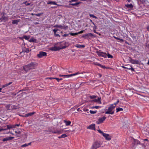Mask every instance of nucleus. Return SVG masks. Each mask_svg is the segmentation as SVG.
<instances>
[{
  "label": "nucleus",
  "mask_w": 149,
  "mask_h": 149,
  "mask_svg": "<svg viewBox=\"0 0 149 149\" xmlns=\"http://www.w3.org/2000/svg\"><path fill=\"white\" fill-rule=\"evenodd\" d=\"M37 65L36 63L31 62L27 65L24 66L23 69L25 71L27 72L31 69L34 68Z\"/></svg>",
  "instance_id": "f257e3e1"
},
{
  "label": "nucleus",
  "mask_w": 149,
  "mask_h": 149,
  "mask_svg": "<svg viewBox=\"0 0 149 149\" xmlns=\"http://www.w3.org/2000/svg\"><path fill=\"white\" fill-rule=\"evenodd\" d=\"M115 108V106H113V105L111 104L107 110L105 112V113L107 114H113L114 111L113 110Z\"/></svg>",
  "instance_id": "f03ea898"
},
{
  "label": "nucleus",
  "mask_w": 149,
  "mask_h": 149,
  "mask_svg": "<svg viewBox=\"0 0 149 149\" xmlns=\"http://www.w3.org/2000/svg\"><path fill=\"white\" fill-rule=\"evenodd\" d=\"M101 146L100 143L97 141L94 142L90 149H96L100 147Z\"/></svg>",
  "instance_id": "7ed1b4c3"
},
{
  "label": "nucleus",
  "mask_w": 149,
  "mask_h": 149,
  "mask_svg": "<svg viewBox=\"0 0 149 149\" xmlns=\"http://www.w3.org/2000/svg\"><path fill=\"white\" fill-rule=\"evenodd\" d=\"M66 47H57L56 46H54V47H52L50 48L49 49L52 51H57L61 49H63L65 48Z\"/></svg>",
  "instance_id": "20e7f679"
},
{
  "label": "nucleus",
  "mask_w": 149,
  "mask_h": 149,
  "mask_svg": "<svg viewBox=\"0 0 149 149\" xmlns=\"http://www.w3.org/2000/svg\"><path fill=\"white\" fill-rule=\"evenodd\" d=\"M47 54L46 52L42 51L40 52L39 54L37 55L38 58H40L43 56H47Z\"/></svg>",
  "instance_id": "39448f33"
},
{
  "label": "nucleus",
  "mask_w": 149,
  "mask_h": 149,
  "mask_svg": "<svg viewBox=\"0 0 149 149\" xmlns=\"http://www.w3.org/2000/svg\"><path fill=\"white\" fill-rule=\"evenodd\" d=\"M129 61L132 63L133 64H139L140 63V62L139 61L134 60L130 57Z\"/></svg>",
  "instance_id": "423d86ee"
},
{
  "label": "nucleus",
  "mask_w": 149,
  "mask_h": 149,
  "mask_svg": "<svg viewBox=\"0 0 149 149\" xmlns=\"http://www.w3.org/2000/svg\"><path fill=\"white\" fill-rule=\"evenodd\" d=\"M54 27H55L59 28L61 29H66L68 28V26H65L64 25H63V26L61 25L58 24L55 25L54 26Z\"/></svg>",
  "instance_id": "0eeeda50"
},
{
  "label": "nucleus",
  "mask_w": 149,
  "mask_h": 149,
  "mask_svg": "<svg viewBox=\"0 0 149 149\" xmlns=\"http://www.w3.org/2000/svg\"><path fill=\"white\" fill-rule=\"evenodd\" d=\"M103 136H104L106 139L107 141H110L111 139V137L109 134L104 133Z\"/></svg>",
  "instance_id": "6e6552de"
},
{
  "label": "nucleus",
  "mask_w": 149,
  "mask_h": 149,
  "mask_svg": "<svg viewBox=\"0 0 149 149\" xmlns=\"http://www.w3.org/2000/svg\"><path fill=\"white\" fill-rule=\"evenodd\" d=\"M106 117L105 116L100 118L98 120L97 123L98 124H100L102 123L106 119Z\"/></svg>",
  "instance_id": "1a4fd4ad"
},
{
  "label": "nucleus",
  "mask_w": 149,
  "mask_h": 149,
  "mask_svg": "<svg viewBox=\"0 0 149 149\" xmlns=\"http://www.w3.org/2000/svg\"><path fill=\"white\" fill-rule=\"evenodd\" d=\"M98 55L99 56L103 57L104 58H106L107 56V54L106 53L103 52H97Z\"/></svg>",
  "instance_id": "9d476101"
},
{
  "label": "nucleus",
  "mask_w": 149,
  "mask_h": 149,
  "mask_svg": "<svg viewBox=\"0 0 149 149\" xmlns=\"http://www.w3.org/2000/svg\"><path fill=\"white\" fill-rule=\"evenodd\" d=\"M101 98L100 97H98V98L97 99H95L92 100L91 101V102H97L98 103L100 104H101L102 103L101 102Z\"/></svg>",
  "instance_id": "9b49d317"
},
{
  "label": "nucleus",
  "mask_w": 149,
  "mask_h": 149,
  "mask_svg": "<svg viewBox=\"0 0 149 149\" xmlns=\"http://www.w3.org/2000/svg\"><path fill=\"white\" fill-rule=\"evenodd\" d=\"M87 128L88 129L95 130V124H91Z\"/></svg>",
  "instance_id": "f8f14e48"
},
{
  "label": "nucleus",
  "mask_w": 149,
  "mask_h": 149,
  "mask_svg": "<svg viewBox=\"0 0 149 149\" xmlns=\"http://www.w3.org/2000/svg\"><path fill=\"white\" fill-rule=\"evenodd\" d=\"M80 73H79V72H76V73L72 74H68V75H64L65 76H64V77H70L73 76H74L75 75H76L77 74H80Z\"/></svg>",
  "instance_id": "ddd939ff"
},
{
  "label": "nucleus",
  "mask_w": 149,
  "mask_h": 149,
  "mask_svg": "<svg viewBox=\"0 0 149 149\" xmlns=\"http://www.w3.org/2000/svg\"><path fill=\"white\" fill-rule=\"evenodd\" d=\"M52 132L54 134H60L63 133V130H55L54 131H52Z\"/></svg>",
  "instance_id": "4468645a"
},
{
  "label": "nucleus",
  "mask_w": 149,
  "mask_h": 149,
  "mask_svg": "<svg viewBox=\"0 0 149 149\" xmlns=\"http://www.w3.org/2000/svg\"><path fill=\"white\" fill-rule=\"evenodd\" d=\"M8 18V17H6L4 15V14H3V15L1 17L0 19L1 20V21H4V22H5L6 19Z\"/></svg>",
  "instance_id": "2eb2a0df"
},
{
  "label": "nucleus",
  "mask_w": 149,
  "mask_h": 149,
  "mask_svg": "<svg viewBox=\"0 0 149 149\" xmlns=\"http://www.w3.org/2000/svg\"><path fill=\"white\" fill-rule=\"evenodd\" d=\"M14 138L13 137L10 136L9 137H7L6 138H4L3 139V141L4 142L5 141H9L12 140Z\"/></svg>",
  "instance_id": "dca6fc26"
},
{
  "label": "nucleus",
  "mask_w": 149,
  "mask_h": 149,
  "mask_svg": "<svg viewBox=\"0 0 149 149\" xmlns=\"http://www.w3.org/2000/svg\"><path fill=\"white\" fill-rule=\"evenodd\" d=\"M93 36V34L91 33H89L88 34H85L84 35H83L82 36V37L85 39L86 38V37H89V36Z\"/></svg>",
  "instance_id": "f3484780"
},
{
  "label": "nucleus",
  "mask_w": 149,
  "mask_h": 149,
  "mask_svg": "<svg viewBox=\"0 0 149 149\" xmlns=\"http://www.w3.org/2000/svg\"><path fill=\"white\" fill-rule=\"evenodd\" d=\"M35 113V112H33L31 113H29L26 114L24 116H22L23 117H28L30 116H31L32 115L34 114Z\"/></svg>",
  "instance_id": "a211bd4d"
},
{
  "label": "nucleus",
  "mask_w": 149,
  "mask_h": 149,
  "mask_svg": "<svg viewBox=\"0 0 149 149\" xmlns=\"http://www.w3.org/2000/svg\"><path fill=\"white\" fill-rule=\"evenodd\" d=\"M126 67V69L130 70L132 71H135L134 68H132L131 66L127 65Z\"/></svg>",
  "instance_id": "6ab92c4d"
},
{
  "label": "nucleus",
  "mask_w": 149,
  "mask_h": 149,
  "mask_svg": "<svg viewBox=\"0 0 149 149\" xmlns=\"http://www.w3.org/2000/svg\"><path fill=\"white\" fill-rule=\"evenodd\" d=\"M59 30L58 29H54L53 30V31L54 32V35L55 36L57 37H60V36L58 34L56 33V32L58 31Z\"/></svg>",
  "instance_id": "aec40b11"
},
{
  "label": "nucleus",
  "mask_w": 149,
  "mask_h": 149,
  "mask_svg": "<svg viewBox=\"0 0 149 149\" xmlns=\"http://www.w3.org/2000/svg\"><path fill=\"white\" fill-rule=\"evenodd\" d=\"M64 122L65 123L66 126H68L70 125L71 122L70 121H68L66 120H64Z\"/></svg>",
  "instance_id": "412c9836"
},
{
  "label": "nucleus",
  "mask_w": 149,
  "mask_h": 149,
  "mask_svg": "<svg viewBox=\"0 0 149 149\" xmlns=\"http://www.w3.org/2000/svg\"><path fill=\"white\" fill-rule=\"evenodd\" d=\"M125 6L127 8H133V6L132 5V4H127L125 5Z\"/></svg>",
  "instance_id": "4be33fe9"
},
{
  "label": "nucleus",
  "mask_w": 149,
  "mask_h": 149,
  "mask_svg": "<svg viewBox=\"0 0 149 149\" xmlns=\"http://www.w3.org/2000/svg\"><path fill=\"white\" fill-rule=\"evenodd\" d=\"M47 4H52L53 5H56L58 6V5L56 3L55 1H49L47 3Z\"/></svg>",
  "instance_id": "5701e85b"
},
{
  "label": "nucleus",
  "mask_w": 149,
  "mask_h": 149,
  "mask_svg": "<svg viewBox=\"0 0 149 149\" xmlns=\"http://www.w3.org/2000/svg\"><path fill=\"white\" fill-rule=\"evenodd\" d=\"M75 46L78 48H82L85 47V45H80L79 44L76 45H75Z\"/></svg>",
  "instance_id": "b1692460"
},
{
  "label": "nucleus",
  "mask_w": 149,
  "mask_h": 149,
  "mask_svg": "<svg viewBox=\"0 0 149 149\" xmlns=\"http://www.w3.org/2000/svg\"><path fill=\"white\" fill-rule=\"evenodd\" d=\"M19 22V20H14L12 22V24H16L17 25L18 24V22Z\"/></svg>",
  "instance_id": "393cba45"
},
{
  "label": "nucleus",
  "mask_w": 149,
  "mask_h": 149,
  "mask_svg": "<svg viewBox=\"0 0 149 149\" xmlns=\"http://www.w3.org/2000/svg\"><path fill=\"white\" fill-rule=\"evenodd\" d=\"M67 136H68L66 134H62L60 136H59L58 137V138L59 139H61V138H64L65 137H67Z\"/></svg>",
  "instance_id": "a878e982"
},
{
  "label": "nucleus",
  "mask_w": 149,
  "mask_h": 149,
  "mask_svg": "<svg viewBox=\"0 0 149 149\" xmlns=\"http://www.w3.org/2000/svg\"><path fill=\"white\" fill-rule=\"evenodd\" d=\"M12 82H10L6 84H5L4 85L2 86V88H4L5 87H6L7 86H8V85H9L11 84H12Z\"/></svg>",
  "instance_id": "bb28decb"
},
{
  "label": "nucleus",
  "mask_w": 149,
  "mask_h": 149,
  "mask_svg": "<svg viewBox=\"0 0 149 149\" xmlns=\"http://www.w3.org/2000/svg\"><path fill=\"white\" fill-rule=\"evenodd\" d=\"M81 2H77L76 3H70L69 4V5H72L73 6H77V5H79L80 3H81Z\"/></svg>",
  "instance_id": "cd10ccee"
},
{
  "label": "nucleus",
  "mask_w": 149,
  "mask_h": 149,
  "mask_svg": "<svg viewBox=\"0 0 149 149\" xmlns=\"http://www.w3.org/2000/svg\"><path fill=\"white\" fill-rule=\"evenodd\" d=\"M64 45L63 46H62L61 45V47H65V48H66V47H67L69 46V43L68 42H65L64 43Z\"/></svg>",
  "instance_id": "c85d7f7f"
},
{
  "label": "nucleus",
  "mask_w": 149,
  "mask_h": 149,
  "mask_svg": "<svg viewBox=\"0 0 149 149\" xmlns=\"http://www.w3.org/2000/svg\"><path fill=\"white\" fill-rule=\"evenodd\" d=\"M31 142L28 143V144H27L26 143H25L24 145H22V146H21V147H26L28 146H29V145H31Z\"/></svg>",
  "instance_id": "c756f323"
},
{
  "label": "nucleus",
  "mask_w": 149,
  "mask_h": 149,
  "mask_svg": "<svg viewBox=\"0 0 149 149\" xmlns=\"http://www.w3.org/2000/svg\"><path fill=\"white\" fill-rule=\"evenodd\" d=\"M140 142L137 140H135L134 141V143L135 145H138L140 144Z\"/></svg>",
  "instance_id": "7c9ffc66"
},
{
  "label": "nucleus",
  "mask_w": 149,
  "mask_h": 149,
  "mask_svg": "<svg viewBox=\"0 0 149 149\" xmlns=\"http://www.w3.org/2000/svg\"><path fill=\"white\" fill-rule=\"evenodd\" d=\"M123 108H121L118 107V108H117L116 109V112H118L120 111H123Z\"/></svg>",
  "instance_id": "2f4dec72"
},
{
  "label": "nucleus",
  "mask_w": 149,
  "mask_h": 149,
  "mask_svg": "<svg viewBox=\"0 0 149 149\" xmlns=\"http://www.w3.org/2000/svg\"><path fill=\"white\" fill-rule=\"evenodd\" d=\"M23 38H24L26 40H28L30 38V37L29 36H24Z\"/></svg>",
  "instance_id": "473e14b6"
},
{
  "label": "nucleus",
  "mask_w": 149,
  "mask_h": 149,
  "mask_svg": "<svg viewBox=\"0 0 149 149\" xmlns=\"http://www.w3.org/2000/svg\"><path fill=\"white\" fill-rule=\"evenodd\" d=\"M29 48H26L25 50H22V52H26L28 53H29Z\"/></svg>",
  "instance_id": "72a5a7b5"
},
{
  "label": "nucleus",
  "mask_w": 149,
  "mask_h": 149,
  "mask_svg": "<svg viewBox=\"0 0 149 149\" xmlns=\"http://www.w3.org/2000/svg\"><path fill=\"white\" fill-rule=\"evenodd\" d=\"M89 97L91 99H95L97 97V96L94 95L90 96Z\"/></svg>",
  "instance_id": "f704fd0d"
},
{
  "label": "nucleus",
  "mask_w": 149,
  "mask_h": 149,
  "mask_svg": "<svg viewBox=\"0 0 149 149\" xmlns=\"http://www.w3.org/2000/svg\"><path fill=\"white\" fill-rule=\"evenodd\" d=\"M68 34H70L72 36H74L76 35H77L78 33H70Z\"/></svg>",
  "instance_id": "c9c22d12"
},
{
  "label": "nucleus",
  "mask_w": 149,
  "mask_h": 149,
  "mask_svg": "<svg viewBox=\"0 0 149 149\" xmlns=\"http://www.w3.org/2000/svg\"><path fill=\"white\" fill-rule=\"evenodd\" d=\"M101 107V106H95L92 107V109L95 108V109H99V108H100Z\"/></svg>",
  "instance_id": "e433bc0d"
},
{
  "label": "nucleus",
  "mask_w": 149,
  "mask_h": 149,
  "mask_svg": "<svg viewBox=\"0 0 149 149\" xmlns=\"http://www.w3.org/2000/svg\"><path fill=\"white\" fill-rule=\"evenodd\" d=\"M11 107L12 109H16L17 108V107L15 105H13Z\"/></svg>",
  "instance_id": "4c0bfd02"
},
{
  "label": "nucleus",
  "mask_w": 149,
  "mask_h": 149,
  "mask_svg": "<svg viewBox=\"0 0 149 149\" xmlns=\"http://www.w3.org/2000/svg\"><path fill=\"white\" fill-rule=\"evenodd\" d=\"M89 16L90 17H93V18H95V19L97 18V17L94 15H93L90 14H89Z\"/></svg>",
  "instance_id": "58836bf2"
},
{
  "label": "nucleus",
  "mask_w": 149,
  "mask_h": 149,
  "mask_svg": "<svg viewBox=\"0 0 149 149\" xmlns=\"http://www.w3.org/2000/svg\"><path fill=\"white\" fill-rule=\"evenodd\" d=\"M10 128H11V125H7V128L6 129H6V130L8 129H10Z\"/></svg>",
  "instance_id": "ea45409f"
},
{
  "label": "nucleus",
  "mask_w": 149,
  "mask_h": 149,
  "mask_svg": "<svg viewBox=\"0 0 149 149\" xmlns=\"http://www.w3.org/2000/svg\"><path fill=\"white\" fill-rule=\"evenodd\" d=\"M97 111H93L92 110H90L89 112L91 114H95L96 113Z\"/></svg>",
  "instance_id": "a19ab883"
},
{
  "label": "nucleus",
  "mask_w": 149,
  "mask_h": 149,
  "mask_svg": "<svg viewBox=\"0 0 149 149\" xmlns=\"http://www.w3.org/2000/svg\"><path fill=\"white\" fill-rule=\"evenodd\" d=\"M119 102V100H118L116 102L114 103L113 105V106H115V107H116V105L117 104H118Z\"/></svg>",
  "instance_id": "79ce46f5"
},
{
  "label": "nucleus",
  "mask_w": 149,
  "mask_h": 149,
  "mask_svg": "<svg viewBox=\"0 0 149 149\" xmlns=\"http://www.w3.org/2000/svg\"><path fill=\"white\" fill-rule=\"evenodd\" d=\"M98 131L101 134H102V135L104 134V133L102 131H101L100 130H98Z\"/></svg>",
  "instance_id": "37998d69"
},
{
  "label": "nucleus",
  "mask_w": 149,
  "mask_h": 149,
  "mask_svg": "<svg viewBox=\"0 0 149 149\" xmlns=\"http://www.w3.org/2000/svg\"><path fill=\"white\" fill-rule=\"evenodd\" d=\"M35 39L33 38H32L31 39L29 40V41L30 42H34Z\"/></svg>",
  "instance_id": "c03bdc74"
},
{
  "label": "nucleus",
  "mask_w": 149,
  "mask_h": 149,
  "mask_svg": "<svg viewBox=\"0 0 149 149\" xmlns=\"http://www.w3.org/2000/svg\"><path fill=\"white\" fill-rule=\"evenodd\" d=\"M27 3V1H25V2H24L23 3L26 6H29L30 4V3Z\"/></svg>",
  "instance_id": "a18cd8bd"
},
{
  "label": "nucleus",
  "mask_w": 149,
  "mask_h": 149,
  "mask_svg": "<svg viewBox=\"0 0 149 149\" xmlns=\"http://www.w3.org/2000/svg\"><path fill=\"white\" fill-rule=\"evenodd\" d=\"M108 58H112L113 57V56L109 54H108V55H107Z\"/></svg>",
  "instance_id": "49530a36"
},
{
  "label": "nucleus",
  "mask_w": 149,
  "mask_h": 149,
  "mask_svg": "<svg viewBox=\"0 0 149 149\" xmlns=\"http://www.w3.org/2000/svg\"><path fill=\"white\" fill-rule=\"evenodd\" d=\"M55 79H56L58 82L60 80H62V78L59 79V78H56V77H55Z\"/></svg>",
  "instance_id": "de8ad7c7"
},
{
  "label": "nucleus",
  "mask_w": 149,
  "mask_h": 149,
  "mask_svg": "<svg viewBox=\"0 0 149 149\" xmlns=\"http://www.w3.org/2000/svg\"><path fill=\"white\" fill-rule=\"evenodd\" d=\"M93 64L95 65H97L99 66L100 65V64L99 63L97 62H94L93 63Z\"/></svg>",
  "instance_id": "09e8293b"
},
{
  "label": "nucleus",
  "mask_w": 149,
  "mask_h": 149,
  "mask_svg": "<svg viewBox=\"0 0 149 149\" xmlns=\"http://www.w3.org/2000/svg\"><path fill=\"white\" fill-rule=\"evenodd\" d=\"M99 66L101 67V68H106L105 66L103 65H101V64H100V65Z\"/></svg>",
  "instance_id": "8fccbe9b"
},
{
  "label": "nucleus",
  "mask_w": 149,
  "mask_h": 149,
  "mask_svg": "<svg viewBox=\"0 0 149 149\" xmlns=\"http://www.w3.org/2000/svg\"><path fill=\"white\" fill-rule=\"evenodd\" d=\"M42 14V13H39L37 14H35V15L37 16H40Z\"/></svg>",
  "instance_id": "3c124183"
},
{
  "label": "nucleus",
  "mask_w": 149,
  "mask_h": 149,
  "mask_svg": "<svg viewBox=\"0 0 149 149\" xmlns=\"http://www.w3.org/2000/svg\"><path fill=\"white\" fill-rule=\"evenodd\" d=\"M143 141H144V142H146V141L149 142V141L148 140V139H144Z\"/></svg>",
  "instance_id": "603ef678"
},
{
  "label": "nucleus",
  "mask_w": 149,
  "mask_h": 149,
  "mask_svg": "<svg viewBox=\"0 0 149 149\" xmlns=\"http://www.w3.org/2000/svg\"><path fill=\"white\" fill-rule=\"evenodd\" d=\"M84 31V30L78 32V33H77L78 34H79L82 33H83Z\"/></svg>",
  "instance_id": "864d4df0"
},
{
  "label": "nucleus",
  "mask_w": 149,
  "mask_h": 149,
  "mask_svg": "<svg viewBox=\"0 0 149 149\" xmlns=\"http://www.w3.org/2000/svg\"><path fill=\"white\" fill-rule=\"evenodd\" d=\"M55 77H48L47 78V79H55Z\"/></svg>",
  "instance_id": "5fc2aeb1"
},
{
  "label": "nucleus",
  "mask_w": 149,
  "mask_h": 149,
  "mask_svg": "<svg viewBox=\"0 0 149 149\" xmlns=\"http://www.w3.org/2000/svg\"><path fill=\"white\" fill-rule=\"evenodd\" d=\"M84 111H87V113H88V109H84Z\"/></svg>",
  "instance_id": "6e6d98bb"
},
{
  "label": "nucleus",
  "mask_w": 149,
  "mask_h": 149,
  "mask_svg": "<svg viewBox=\"0 0 149 149\" xmlns=\"http://www.w3.org/2000/svg\"><path fill=\"white\" fill-rule=\"evenodd\" d=\"M145 144V145L147 146L148 144H149V142H148L147 141L146 142H144Z\"/></svg>",
  "instance_id": "4d7b16f0"
},
{
  "label": "nucleus",
  "mask_w": 149,
  "mask_h": 149,
  "mask_svg": "<svg viewBox=\"0 0 149 149\" xmlns=\"http://www.w3.org/2000/svg\"><path fill=\"white\" fill-rule=\"evenodd\" d=\"M68 34H64L62 36L63 37H66L68 36Z\"/></svg>",
  "instance_id": "13d9d810"
},
{
  "label": "nucleus",
  "mask_w": 149,
  "mask_h": 149,
  "mask_svg": "<svg viewBox=\"0 0 149 149\" xmlns=\"http://www.w3.org/2000/svg\"><path fill=\"white\" fill-rule=\"evenodd\" d=\"M6 130V129H4L0 128V132H1V131H3V130Z\"/></svg>",
  "instance_id": "bf43d9fd"
},
{
  "label": "nucleus",
  "mask_w": 149,
  "mask_h": 149,
  "mask_svg": "<svg viewBox=\"0 0 149 149\" xmlns=\"http://www.w3.org/2000/svg\"><path fill=\"white\" fill-rule=\"evenodd\" d=\"M69 2L70 3H71L72 2H73V0H69Z\"/></svg>",
  "instance_id": "052dcab7"
},
{
  "label": "nucleus",
  "mask_w": 149,
  "mask_h": 149,
  "mask_svg": "<svg viewBox=\"0 0 149 149\" xmlns=\"http://www.w3.org/2000/svg\"><path fill=\"white\" fill-rule=\"evenodd\" d=\"M11 128H15V125H11Z\"/></svg>",
  "instance_id": "680f3d73"
},
{
  "label": "nucleus",
  "mask_w": 149,
  "mask_h": 149,
  "mask_svg": "<svg viewBox=\"0 0 149 149\" xmlns=\"http://www.w3.org/2000/svg\"><path fill=\"white\" fill-rule=\"evenodd\" d=\"M119 40H120L121 41H123L124 40L122 39H121L119 38Z\"/></svg>",
  "instance_id": "e2e57ef3"
},
{
  "label": "nucleus",
  "mask_w": 149,
  "mask_h": 149,
  "mask_svg": "<svg viewBox=\"0 0 149 149\" xmlns=\"http://www.w3.org/2000/svg\"><path fill=\"white\" fill-rule=\"evenodd\" d=\"M147 30L148 31H149V26H147Z\"/></svg>",
  "instance_id": "0e129e2a"
},
{
  "label": "nucleus",
  "mask_w": 149,
  "mask_h": 149,
  "mask_svg": "<svg viewBox=\"0 0 149 149\" xmlns=\"http://www.w3.org/2000/svg\"><path fill=\"white\" fill-rule=\"evenodd\" d=\"M20 125V124H16V125H15V126H19Z\"/></svg>",
  "instance_id": "69168bd1"
},
{
  "label": "nucleus",
  "mask_w": 149,
  "mask_h": 149,
  "mask_svg": "<svg viewBox=\"0 0 149 149\" xmlns=\"http://www.w3.org/2000/svg\"><path fill=\"white\" fill-rule=\"evenodd\" d=\"M64 76H65L64 75H61V74H60L59 75V76L61 77H64Z\"/></svg>",
  "instance_id": "338daca9"
},
{
  "label": "nucleus",
  "mask_w": 149,
  "mask_h": 149,
  "mask_svg": "<svg viewBox=\"0 0 149 149\" xmlns=\"http://www.w3.org/2000/svg\"><path fill=\"white\" fill-rule=\"evenodd\" d=\"M122 67L124 68H125V69H126V67H125V66H122Z\"/></svg>",
  "instance_id": "774afa93"
}]
</instances>
